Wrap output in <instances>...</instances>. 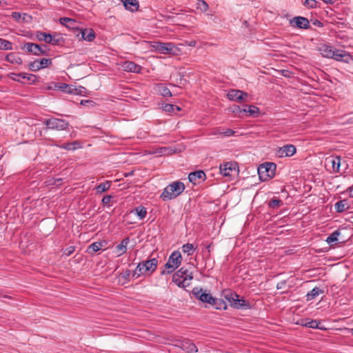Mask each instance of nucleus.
Here are the masks:
<instances>
[{
  "label": "nucleus",
  "mask_w": 353,
  "mask_h": 353,
  "mask_svg": "<svg viewBox=\"0 0 353 353\" xmlns=\"http://www.w3.org/2000/svg\"><path fill=\"white\" fill-rule=\"evenodd\" d=\"M326 3H332L333 0H323Z\"/></svg>",
  "instance_id": "69168bd1"
},
{
  "label": "nucleus",
  "mask_w": 353,
  "mask_h": 353,
  "mask_svg": "<svg viewBox=\"0 0 353 353\" xmlns=\"http://www.w3.org/2000/svg\"><path fill=\"white\" fill-rule=\"evenodd\" d=\"M332 59L337 61H342L347 63L353 60L352 56L350 55L347 52L337 49H335L334 55Z\"/></svg>",
  "instance_id": "dca6fc26"
},
{
  "label": "nucleus",
  "mask_w": 353,
  "mask_h": 353,
  "mask_svg": "<svg viewBox=\"0 0 353 353\" xmlns=\"http://www.w3.org/2000/svg\"><path fill=\"white\" fill-rule=\"evenodd\" d=\"M336 48L328 45H322L319 47V51L323 57L326 58H332Z\"/></svg>",
  "instance_id": "4be33fe9"
},
{
  "label": "nucleus",
  "mask_w": 353,
  "mask_h": 353,
  "mask_svg": "<svg viewBox=\"0 0 353 353\" xmlns=\"http://www.w3.org/2000/svg\"><path fill=\"white\" fill-rule=\"evenodd\" d=\"M223 296L230 304V305L235 309H246L250 307V303L245 300L239 299V296L231 290H224L223 292Z\"/></svg>",
  "instance_id": "7ed1b4c3"
},
{
  "label": "nucleus",
  "mask_w": 353,
  "mask_h": 353,
  "mask_svg": "<svg viewBox=\"0 0 353 353\" xmlns=\"http://www.w3.org/2000/svg\"><path fill=\"white\" fill-rule=\"evenodd\" d=\"M74 251H75V247L71 245V246H69L63 250V254L66 256H68L71 255Z\"/></svg>",
  "instance_id": "de8ad7c7"
},
{
  "label": "nucleus",
  "mask_w": 353,
  "mask_h": 353,
  "mask_svg": "<svg viewBox=\"0 0 353 353\" xmlns=\"http://www.w3.org/2000/svg\"><path fill=\"white\" fill-rule=\"evenodd\" d=\"M105 245L106 242L105 241L94 242L88 246L87 252L90 254L97 252L101 250Z\"/></svg>",
  "instance_id": "393cba45"
},
{
  "label": "nucleus",
  "mask_w": 353,
  "mask_h": 353,
  "mask_svg": "<svg viewBox=\"0 0 353 353\" xmlns=\"http://www.w3.org/2000/svg\"><path fill=\"white\" fill-rule=\"evenodd\" d=\"M43 123L49 128L56 130H63L68 128L69 123L65 120L52 117L48 119H46Z\"/></svg>",
  "instance_id": "9d476101"
},
{
  "label": "nucleus",
  "mask_w": 353,
  "mask_h": 353,
  "mask_svg": "<svg viewBox=\"0 0 353 353\" xmlns=\"http://www.w3.org/2000/svg\"><path fill=\"white\" fill-rule=\"evenodd\" d=\"M130 274H131V272H130V270H127L123 273V277H124V278H127V277H128V276H129Z\"/></svg>",
  "instance_id": "680f3d73"
},
{
  "label": "nucleus",
  "mask_w": 353,
  "mask_h": 353,
  "mask_svg": "<svg viewBox=\"0 0 353 353\" xmlns=\"http://www.w3.org/2000/svg\"><path fill=\"white\" fill-rule=\"evenodd\" d=\"M77 37L81 40L92 41L95 38V33L92 29H81L77 34Z\"/></svg>",
  "instance_id": "a211bd4d"
},
{
  "label": "nucleus",
  "mask_w": 353,
  "mask_h": 353,
  "mask_svg": "<svg viewBox=\"0 0 353 353\" xmlns=\"http://www.w3.org/2000/svg\"><path fill=\"white\" fill-rule=\"evenodd\" d=\"M276 165L272 162H265L258 168V174L261 181H266L275 175Z\"/></svg>",
  "instance_id": "423d86ee"
},
{
  "label": "nucleus",
  "mask_w": 353,
  "mask_h": 353,
  "mask_svg": "<svg viewBox=\"0 0 353 353\" xmlns=\"http://www.w3.org/2000/svg\"><path fill=\"white\" fill-rule=\"evenodd\" d=\"M5 59L12 64H22V59L14 52L8 54Z\"/></svg>",
  "instance_id": "c85d7f7f"
},
{
  "label": "nucleus",
  "mask_w": 353,
  "mask_h": 353,
  "mask_svg": "<svg viewBox=\"0 0 353 353\" xmlns=\"http://www.w3.org/2000/svg\"><path fill=\"white\" fill-rule=\"evenodd\" d=\"M236 167V163H232V162H227L226 163L220 165V172L225 176H230V172L235 170Z\"/></svg>",
  "instance_id": "412c9836"
},
{
  "label": "nucleus",
  "mask_w": 353,
  "mask_h": 353,
  "mask_svg": "<svg viewBox=\"0 0 353 353\" xmlns=\"http://www.w3.org/2000/svg\"><path fill=\"white\" fill-rule=\"evenodd\" d=\"M192 292L196 299L203 303H207L212 305H216V309H221V305H224V309H226L227 307L225 303L223 301L214 298L210 293L206 292V291H203L202 288H194Z\"/></svg>",
  "instance_id": "f03ea898"
},
{
  "label": "nucleus",
  "mask_w": 353,
  "mask_h": 353,
  "mask_svg": "<svg viewBox=\"0 0 353 353\" xmlns=\"http://www.w3.org/2000/svg\"><path fill=\"white\" fill-rule=\"evenodd\" d=\"M332 169L334 172H339V168L341 165V158L339 157H336L334 159H332L330 161Z\"/></svg>",
  "instance_id": "e433bc0d"
},
{
  "label": "nucleus",
  "mask_w": 353,
  "mask_h": 353,
  "mask_svg": "<svg viewBox=\"0 0 353 353\" xmlns=\"http://www.w3.org/2000/svg\"><path fill=\"white\" fill-rule=\"evenodd\" d=\"M181 347L187 352H196L198 351L195 344L188 340L182 341Z\"/></svg>",
  "instance_id": "a878e982"
},
{
  "label": "nucleus",
  "mask_w": 353,
  "mask_h": 353,
  "mask_svg": "<svg viewBox=\"0 0 353 353\" xmlns=\"http://www.w3.org/2000/svg\"><path fill=\"white\" fill-rule=\"evenodd\" d=\"M181 249L183 253H186L188 256H191L193 254L196 248H194L193 244L186 243L182 246Z\"/></svg>",
  "instance_id": "f704fd0d"
},
{
  "label": "nucleus",
  "mask_w": 353,
  "mask_h": 353,
  "mask_svg": "<svg viewBox=\"0 0 353 353\" xmlns=\"http://www.w3.org/2000/svg\"><path fill=\"white\" fill-rule=\"evenodd\" d=\"M341 234V232L337 230L330 234L325 241L330 245H335L338 242V237Z\"/></svg>",
  "instance_id": "c756f323"
},
{
  "label": "nucleus",
  "mask_w": 353,
  "mask_h": 353,
  "mask_svg": "<svg viewBox=\"0 0 353 353\" xmlns=\"http://www.w3.org/2000/svg\"><path fill=\"white\" fill-rule=\"evenodd\" d=\"M182 261L181 252L178 250H175L170 255L167 263L165 264V270L162 271V274H169L172 273L176 269H177Z\"/></svg>",
  "instance_id": "39448f33"
},
{
  "label": "nucleus",
  "mask_w": 353,
  "mask_h": 353,
  "mask_svg": "<svg viewBox=\"0 0 353 353\" xmlns=\"http://www.w3.org/2000/svg\"><path fill=\"white\" fill-rule=\"evenodd\" d=\"M347 192H348L350 197H353V186L349 188Z\"/></svg>",
  "instance_id": "052dcab7"
},
{
  "label": "nucleus",
  "mask_w": 353,
  "mask_h": 353,
  "mask_svg": "<svg viewBox=\"0 0 353 353\" xmlns=\"http://www.w3.org/2000/svg\"><path fill=\"white\" fill-rule=\"evenodd\" d=\"M223 132V129L221 128H217V129H215L214 131L213 132V134L214 135H216V134H221L219 132Z\"/></svg>",
  "instance_id": "bf43d9fd"
},
{
  "label": "nucleus",
  "mask_w": 353,
  "mask_h": 353,
  "mask_svg": "<svg viewBox=\"0 0 353 353\" xmlns=\"http://www.w3.org/2000/svg\"><path fill=\"white\" fill-rule=\"evenodd\" d=\"M77 147H80V143L77 141L70 143H66L61 146V148L65 149L67 150H74L77 148Z\"/></svg>",
  "instance_id": "c9c22d12"
},
{
  "label": "nucleus",
  "mask_w": 353,
  "mask_h": 353,
  "mask_svg": "<svg viewBox=\"0 0 353 353\" xmlns=\"http://www.w3.org/2000/svg\"><path fill=\"white\" fill-rule=\"evenodd\" d=\"M175 109L178 111L181 110V108L176 105V107H175Z\"/></svg>",
  "instance_id": "774afa93"
},
{
  "label": "nucleus",
  "mask_w": 353,
  "mask_h": 353,
  "mask_svg": "<svg viewBox=\"0 0 353 353\" xmlns=\"http://www.w3.org/2000/svg\"><path fill=\"white\" fill-rule=\"evenodd\" d=\"M113 200H101L104 205H110Z\"/></svg>",
  "instance_id": "13d9d810"
},
{
  "label": "nucleus",
  "mask_w": 353,
  "mask_h": 353,
  "mask_svg": "<svg viewBox=\"0 0 353 353\" xmlns=\"http://www.w3.org/2000/svg\"><path fill=\"white\" fill-rule=\"evenodd\" d=\"M282 200H270L268 205L271 208H275L280 205Z\"/></svg>",
  "instance_id": "49530a36"
},
{
  "label": "nucleus",
  "mask_w": 353,
  "mask_h": 353,
  "mask_svg": "<svg viewBox=\"0 0 353 353\" xmlns=\"http://www.w3.org/2000/svg\"><path fill=\"white\" fill-rule=\"evenodd\" d=\"M296 149L294 145L287 144L282 147H279L276 150L275 154L276 157H290L293 156L296 153Z\"/></svg>",
  "instance_id": "f8f14e48"
},
{
  "label": "nucleus",
  "mask_w": 353,
  "mask_h": 353,
  "mask_svg": "<svg viewBox=\"0 0 353 353\" xmlns=\"http://www.w3.org/2000/svg\"><path fill=\"white\" fill-rule=\"evenodd\" d=\"M11 17L14 21L17 22L23 21L25 20V17L22 18L21 13L18 12H13L11 14Z\"/></svg>",
  "instance_id": "37998d69"
},
{
  "label": "nucleus",
  "mask_w": 353,
  "mask_h": 353,
  "mask_svg": "<svg viewBox=\"0 0 353 353\" xmlns=\"http://www.w3.org/2000/svg\"><path fill=\"white\" fill-rule=\"evenodd\" d=\"M63 91L67 93L74 94V93H77V88H74L72 85H70V88L63 90Z\"/></svg>",
  "instance_id": "603ef678"
},
{
  "label": "nucleus",
  "mask_w": 353,
  "mask_h": 353,
  "mask_svg": "<svg viewBox=\"0 0 353 353\" xmlns=\"http://www.w3.org/2000/svg\"><path fill=\"white\" fill-rule=\"evenodd\" d=\"M291 27L294 28L309 29L310 28L309 20L304 17H294L289 22Z\"/></svg>",
  "instance_id": "ddd939ff"
},
{
  "label": "nucleus",
  "mask_w": 353,
  "mask_h": 353,
  "mask_svg": "<svg viewBox=\"0 0 353 353\" xmlns=\"http://www.w3.org/2000/svg\"><path fill=\"white\" fill-rule=\"evenodd\" d=\"M175 107H176V105H173V104L166 103L164 105H163L162 108L165 112L170 113V112H174Z\"/></svg>",
  "instance_id": "a18cd8bd"
},
{
  "label": "nucleus",
  "mask_w": 353,
  "mask_h": 353,
  "mask_svg": "<svg viewBox=\"0 0 353 353\" xmlns=\"http://www.w3.org/2000/svg\"><path fill=\"white\" fill-rule=\"evenodd\" d=\"M219 133L223 134L225 137H231L234 135L235 132L232 129H223V132Z\"/></svg>",
  "instance_id": "8fccbe9b"
},
{
  "label": "nucleus",
  "mask_w": 353,
  "mask_h": 353,
  "mask_svg": "<svg viewBox=\"0 0 353 353\" xmlns=\"http://www.w3.org/2000/svg\"><path fill=\"white\" fill-rule=\"evenodd\" d=\"M59 88L63 91V90L70 88V85H69L66 83H61V85L59 86Z\"/></svg>",
  "instance_id": "6e6d98bb"
},
{
  "label": "nucleus",
  "mask_w": 353,
  "mask_h": 353,
  "mask_svg": "<svg viewBox=\"0 0 353 353\" xmlns=\"http://www.w3.org/2000/svg\"><path fill=\"white\" fill-rule=\"evenodd\" d=\"M141 263L142 265H143V268H145L146 273L149 272L150 274H151L156 270L158 261L157 259L153 258L150 260L143 261Z\"/></svg>",
  "instance_id": "6ab92c4d"
},
{
  "label": "nucleus",
  "mask_w": 353,
  "mask_h": 353,
  "mask_svg": "<svg viewBox=\"0 0 353 353\" xmlns=\"http://www.w3.org/2000/svg\"><path fill=\"white\" fill-rule=\"evenodd\" d=\"M158 90L161 96L163 97H171L172 92L168 88L163 85L162 83L157 84Z\"/></svg>",
  "instance_id": "72a5a7b5"
},
{
  "label": "nucleus",
  "mask_w": 353,
  "mask_h": 353,
  "mask_svg": "<svg viewBox=\"0 0 353 353\" xmlns=\"http://www.w3.org/2000/svg\"><path fill=\"white\" fill-rule=\"evenodd\" d=\"M85 88L83 87H79L77 88V93H74V94H82L85 92Z\"/></svg>",
  "instance_id": "5fc2aeb1"
},
{
  "label": "nucleus",
  "mask_w": 353,
  "mask_h": 353,
  "mask_svg": "<svg viewBox=\"0 0 353 353\" xmlns=\"http://www.w3.org/2000/svg\"><path fill=\"white\" fill-rule=\"evenodd\" d=\"M313 24L316 26H318V27H323V23L321 22L319 20H316L315 21H314Z\"/></svg>",
  "instance_id": "4d7b16f0"
},
{
  "label": "nucleus",
  "mask_w": 353,
  "mask_h": 353,
  "mask_svg": "<svg viewBox=\"0 0 353 353\" xmlns=\"http://www.w3.org/2000/svg\"><path fill=\"white\" fill-rule=\"evenodd\" d=\"M227 96L229 100L241 103L246 100L248 94L240 90H231L228 92Z\"/></svg>",
  "instance_id": "2eb2a0df"
},
{
  "label": "nucleus",
  "mask_w": 353,
  "mask_h": 353,
  "mask_svg": "<svg viewBox=\"0 0 353 353\" xmlns=\"http://www.w3.org/2000/svg\"><path fill=\"white\" fill-rule=\"evenodd\" d=\"M153 48L163 54H176L179 50L172 43L154 42Z\"/></svg>",
  "instance_id": "1a4fd4ad"
},
{
  "label": "nucleus",
  "mask_w": 353,
  "mask_h": 353,
  "mask_svg": "<svg viewBox=\"0 0 353 353\" xmlns=\"http://www.w3.org/2000/svg\"><path fill=\"white\" fill-rule=\"evenodd\" d=\"M122 68L125 71L139 73L141 70V67L132 61H124L122 64Z\"/></svg>",
  "instance_id": "aec40b11"
},
{
  "label": "nucleus",
  "mask_w": 353,
  "mask_h": 353,
  "mask_svg": "<svg viewBox=\"0 0 353 353\" xmlns=\"http://www.w3.org/2000/svg\"><path fill=\"white\" fill-rule=\"evenodd\" d=\"M286 285V281L283 280L279 282L276 285V289L277 290H283L285 288Z\"/></svg>",
  "instance_id": "3c124183"
},
{
  "label": "nucleus",
  "mask_w": 353,
  "mask_h": 353,
  "mask_svg": "<svg viewBox=\"0 0 353 353\" xmlns=\"http://www.w3.org/2000/svg\"><path fill=\"white\" fill-rule=\"evenodd\" d=\"M185 190V185L180 181H174L167 185L160 196V199L168 197L176 198L179 196Z\"/></svg>",
  "instance_id": "20e7f679"
},
{
  "label": "nucleus",
  "mask_w": 353,
  "mask_h": 353,
  "mask_svg": "<svg viewBox=\"0 0 353 353\" xmlns=\"http://www.w3.org/2000/svg\"><path fill=\"white\" fill-rule=\"evenodd\" d=\"M123 6L126 10L132 12L137 11L139 6L137 0H125L123 1Z\"/></svg>",
  "instance_id": "cd10ccee"
},
{
  "label": "nucleus",
  "mask_w": 353,
  "mask_h": 353,
  "mask_svg": "<svg viewBox=\"0 0 353 353\" xmlns=\"http://www.w3.org/2000/svg\"><path fill=\"white\" fill-rule=\"evenodd\" d=\"M36 37L39 41H43L46 43L53 46H63L64 43V39L57 33L51 34L50 33L37 31Z\"/></svg>",
  "instance_id": "0eeeda50"
},
{
  "label": "nucleus",
  "mask_w": 353,
  "mask_h": 353,
  "mask_svg": "<svg viewBox=\"0 0 353 353\" xmlns=\"http://www.w3.org/2000/svg\"><path fill=\"white\" fill-rule=\"evenodd\" d=\"M316 0H303V5L310 8H316Z\"/></svg>",
  "instance_id": "79ce46f5"
},
{
  "label": "nucleus",
  "mask_w": 353,
  "mask_h": 353,
  "mask_svg": "<svg viewBox=\"0 0 353 353\" xmlns=\"http://www.w3.org/2000/svg\"><path fill=\"white\" fill-rule=\"evenodd\" d=\"M206 178L205 173L203 170H197L188 174L189 181L194 185L199 184Z\"/></svg>",
  "instance_id": "f3484780"
},
{
  "label": "nucleus",
  "mask_w": 353,
  "mask_h": 353,
  "mask_svg": "<svg viewBox=\"0 0 353 353\" xmlns=\"http://www.w3.org/2000/svg\"><path fill=\"white\" fill-rule=\"evenodd\" d=\"M22 49L26 50L28 53H31L36 56L41 54L48 55V51L49 50L46 45L40 46L30 42L26 43Z\"/></svg>",
  "instance_id": "6e6552de"
},
{
  "label": "nucleus",
  "mask_w": 353,
  "mask_h": 353,
  "mask_svg": "<svg viewBox=\"0 0 353 353\" xmlns=\"http://www.w3.org/2000/svg\"><path fill=\"white\" fill-rule=\"evenodd\" d=\"M134 173V171H131L130 172H125L123 174L124 176L127 177V176H131Z\"/></svg>",
  "instance_id": "e2e57ef3"
},
{
  "label": "nucleus",
  "mask_w": 353,
  "mask_h": 353,
  "mask_svg": "<svg viewBox=\"0 0 353 353\" xmlns=\"http://www.w3.org/2000/svg\"><path fill=\"white\" fill-rule=\"evenodd\" d=\"M94 102L91 100H81V105H88L89 104H92Z\"/></svg>",
  "instance_id": "864d4df0"
},
{
  "label": "nucleus",
  "mask_w": 353,
  "mask_h": 353,
  "mask_svg": "<svg viewBox=\"0 0 353 353\" xmlns=\"http://www.w3.org/2000/svg\"><path fill=\"white\" fill-rule=\"evenodd\" d=\"M208 4L204 0H198L197 9L201 10L202 12H206L208 9Z\"/></svg>",
  "instance_id": "ea45409f"
},
{
  "label": "nucleus",
  "mask_w": 353,
  "mask_h": 353,
  "mask_svg": "<svg viewBox=\"0 0 353 353\" xmlns=\"http://www.w3.org/2000/svg\"><path fill=\"white\" fill-rule=\"evenodd\" d=\"M324 292L323 290L319 289L317 287L314 288L312 290L308 292L306 294V300L307 301H312L314 299H315L316 296H318L319 294H323Z\"/></svg>",
  "instance_id": "7c9ffc66"
},
{
  "label": "nucleus",
  "mask_w": 353,
  "mask_h": 353,
  "mask_svg": "<svg viewBox=\"0 0 353 353\" xmlns=\"http://www.w3.org/2000/svg\"><path fill=\"white\" fill-rule=\"evenodd\" d=\"M110 185H111V183L110 181H106L105 183H102L99 184L96 188V192L97 193H102V192L106 191L107 190H108L110 188Z\"/></svg>",
  "instance_id": "4c0bfd02"
},
{
  "label": "nucleus",
  "mask_w": 353,
  "mask_h": 353,
  "mask_svg": "<svg viewBox=\"0 0 353 353\" xmlns=\"http://www.w3.org/2000/svg\"><path fill=\"white\" fill-rule=\"evenodd\" d=\"M102 199H112L111 195H105Z\"/></svg>",
  "instance_id": "338daca9"
},
{
  "label": "nucleus",
  "mask_w": 353,
  "mask_h": 353,
  "mask_svg": "<svg viewBox=\"0 0 353 353\" xmlns=\"http://www.w3.org/2000/svg\"><path fill=\"white\" fill-rule=\"evenodd\" d=\"M62 181V179H57L54 181V183L57 185H59L60 184V182Z\"/></svg>",
  "instance_id": "0e129e2a"
},
{
  "label": "nucleus",
  "mask_w": 353,
  "mask_h": 353,
  "mask_svg": "<svg viewBox=\"0 0 353 353\" xmlns=\"http://www.w3.org/2000/svg\"><path fill=\"white\" fill-rule=\"evenodd\" d=\"M350 208V205L347 203V200H339L335 204V209L337 212H343Z\"/></svg>",
  "instance_id": "bb28decb"
},
{
  "label": "nucleus",
  "mask_w": 353,
  "mask_h": 353,
  "mask_svg": "<svg viewBox=\"0 0 353 353\" xmlns=\"http://www.w3.org/2000/svg\"><path fill=\"white\" fill-rule=\"evenodd\" d=\"M75 20L68 18V17H63L60 19V23L63 25H65L66 23H68L69 25H66L67 26H72L75 23Z\"/></svg>",
  "instance_id": "c03bdc74"
},
{
  "label": "nucleus",
  "mask_w": 353,
  "mask_h": 353,
  "mask_svg": "<svg viewBox=\"0 0 353 353\" xmlns=\"http://www.w3.org/2000/svg\"><path fill=\"white\" fill-rule=\"evenodd\" d=\"M193 274L184 267L181 268L172 275V281L179 288L185 289L191 284Z\"/></svg>",
  "instance_id": "f257e3e1"
},
{
  "label": "nucleus",
  "mask_w": 353,
  "mask_h": 353,
  "mask_svg": "<svg viewBox=\"0 0 353 353\" xmlns=\"http://www.w3.org/2000/svg\"><path fill=\"white\" fill-rule=\"evenodd\" d=\"M147 273L145 270V268H143V265H142L141 263H139L137 265V268L133 271L132 276L134 279L139 278L141 275H145Z\"/></svg>",
  "instance_id": "2f4dec72"
},
{
  "label": "nucleus",
  "mask_w": 353,
  "mask_h": 353,
  "mask_svg": "<svg viewBox=\"0 0 353 353\" xmlns=\"http://www.w3.org/2000/svg\"><path fill=\"white\" fill-rule=\"evenodd\" d=\"M12 49V43L10 41L0 38V50H7Z\"/></svg>",
  "instance_id": "58836bf2"
},
{
  "label": "nucleus",
  "mask_w": 353,
  "mask_h": 353,
  "mask_svg": "<svg viewBox=\"0 0 353 353\" xmlns=\"http://www.w3.org/2000/svg\"><path fill=\"white\" fill-rule=\"evenodd\" d=\"M231 112L238 114L239 117L243 116V108L238 105H233L230 108Z\"/></svg>",
  "instance_id": "a19ab883"
},
{
  "label": "nucleus",
  "mask_w": 353,
  "mask_h": 353,
  "mask_svg": "<svg viewBox=\"0 0 353 353\" xmlns=\"http://www.w3.org/2000/svg\"><path fill=\"white\" fill-rule=\"evenodd\" d=\"M132 212H134L140 220L143 219L147 214L146 208L143 206L137 207Z\"/></svg>",
  "instance_id": "473e14b6"
},
{
  "label": "nucleus",
  "mask_w": 353,
  "mask_h": 353,
  "mask_svg": "<svg viewBox=\"0 0 353 353\" xmlns=\"http://www.w3.org/2000/svg\"><path fill=\"white\" fill-rule=\"evenodd\" d=\"M130 242V239L126 237L123 239L121 242L115 248L116 252L118 256L123 255L127 251V246Z\"/></svg>",
  "instance_id": "5701e85b"
},
{
  "label": "nucleus",
  "mask_w": 353,
  "mask_h": 353,
  "mask_svg": "<svg viewBox=\"0 0 353 353\" xmlns=\"http://www.w3.org/2000/svg\"><path fill=\"white\" fill-rule=\"evenodd\" d=\"M259 113V109L255 105H245L243 108V114H245L252 117H256Z\"/></svg>",
  "instance_id": "b1692460"
},
{
  "label": "nucleus",
  "mask_w": 353,
  "mask_h": 353,
  "mask_svg": "<svg viewBox=\"0 0 353 353\" xmlns=\"http://www.w3.org/2000/svg\"><path fill=\"white\" fill-rule=\"evenodd\" d=\"M8 77L13 81L23 83L24 82L21 79L17 78V77H21V79H26L27 81H30V84H33V83H36L39 79V77L35 74H28L26 72H21V73L11 72L8 74Z\"/></svg>",
  "instance_id": "9b49d317"
},
{
  "label": "nucleus",
  "mask_w": 353,
  "mask_h": 353,
  "mask_svg": "<svg viewBox=\"0 0 353 353\" xmlns=\"http://www.w3.org/2000/svg\"><path fill=\"white\" fill-rule=\"evenodd\" d=\"M52 62L51 59L43 58L40 60L36 59L29 63L28 68L31 71L37 72L51 65Z\"/></svg>",
  "instance_id": "4468645a"
},
{
  "label": "nucleus",
  "mask_w": 353,
  "mask_h": 353,
  "mask_svg": "<svg viewBox=\"0 0 353 353\" xmlns=\"http://www.w3.org/2000/svg\"><path fill=\"white\" fill-rule=\"evenodd\" d=\"M319 322L316 320H312L307 322L305 325L310 328H319Z\"/></svg>",
  "instance_id": "09e8293b"
}]
</instances>
